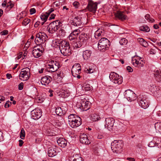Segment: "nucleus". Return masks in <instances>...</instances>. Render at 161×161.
Wrapping results in <instances>:
<instances>
[{
    "mask_svg": "<svg viewBox=\"0 0 161 161\" xmlns=\"http://www.w3.org/2000/svg\"><path fill=\"white\" fill-rule=\"evenodd\" d=\"M68 119L69 124L72 128L78 127L81 124V118L74 114H70L69 116Z\"/></svg>",
    "mask_w": 161,
    "mask_h": 161,
    "instance_id": "nucleus-1",
    "label": "nucleus"
},
{
    "mask_svg": "<svg viewBox=\"0 0 161 161\" xmlns=\"http://www.w3.org/2000/svg\"><path fill=\"white\" fill-rule=\"evenodd\" d=\"M59 48L61 53L64 56H69L71 54L69 43L66 41H63L61 42Z\"/></svg>",
    "mask_w": 161,
    "mask_h": 161,
    "instance_id": "nucleus-2",
    "label": "nucleus"
},
{
    "mask_svg": "<svg viewBox=\"0 0 161 161\" xmlns=\"http://www.w3.org/2000/svg\"><path fill=\"white\" fill-rule=\"evenodd\" d=\"M114 122L115 120L113 118H106L104 125L105 128L110 132H115L117 130L118 128L114 125Z\"/></svg>",
    "mask_w": 161,
    "mask_h": 161,
    "instance_id": "nucleus-3",
    "label": "nucleus"
},
{
    "mask_svg": "<svg viewBox=\"0 0 161 161\" xmlns=\"http://www.w3.org/2000/svg\"><path fill=\"white\" fill-rule=\"evenodd\" d=\"M123 146V141L121 140H114L111 144V148L114 153H120Z\"/></svg>",
    "mask_w": 161,
    "mask_h": 161,
    "instance_id": "nucleus-4",
    "label": "nucleus"
},
{
    "mask_svg": "<svg viewBox=\"0 0 161 161\" xmlns=\"http://www.w3.org/2000/svg\"><path fill=\"white\" fill-rule=\"evenodd\" d=\"M62 23L58 20L55 21L50 23L49 25L47 30L51 33H53L60 29L62 26Z\"/></svg>",
    "mask_w": 161,
    "mask_h": 161,
    "instance_id": "nucleus-5",
    "label": "nucleus"
},
{
    "mask_svg": "<svg viewBox=\"0 0 161 161\" xmlns=\"http://www.w3.org/2000/svg\"><path fill=\"white\" fill-rule=\"evenodd\" d=\"M47 38V36L45 33L40 32L36 35L35 42L39 47H42V44L45 42Z\"/></svg>",
    "mask_w": 161,
    "mask_h": 161,
    "instance_id": "nucleus-6",
    "label": "nucleus"
},
{
    "mask_svg": "<svg viewBox=\"0 0 161 161\" xmlns=\"http://www.w3.org/2000/svg\"><path fill=\"white\" fill-rule=\"evenodd\" d=\"M30 75V69L29 68L26 67L23 69L19 74V79L23 81L27 80L29 79Z\"/></svg>",
    "mask_w": 161,
    "mask_h": 161,
    "instance_id": "nucleus-7",
    "label": "nucleus"
},
{
    "mask_svg": "<svg viewBox=\"0 0 161 161\" xmlns=\"http://www.w3.org/2000/svg\"><path fill=\"white\" fill-rule=\"evenodd\" d=\"M111 81L115 84H120L122 82V77L114 72H111L109 75Z\"/></svg>",
    "mask_w": 161,
    "mask_h": 161,
    "instance_id": "nucleus-8",
    "label": "nucleus"
},
{
    "mask_svg": "<svg viewBox=\"0 0 161 161\" xmlns=\"http://www.w3.org/2000/svg\"><path fill=\"white\" fill-rule=\"evenodd\" d=\"M48 71L53 72L57 71L59 68V64L58 62L56 61L52 60L48 64Z\"/></svg>",
    "mask_w": 161,
    "mask_h": 161,
    "instance_id": "nucleus-9",
    "label": "nucleus"
},
{
    "mask_svg": "<svg viewBox=\"0 0 161 161\" xmlns=\"http://www.w3.org/2000/svg\"><path fill=\"white\" fill-rule=\"evenodd\" d=\"M124 96L129 101H133L136 99V94L130 90H127L124 92Z\"/></svg>",
    "mask_w": 161,
    "mask_h": 161,
    "instance_id": "nucleus-10",
    "label": "nucleus"
},
{
    "mask_svg": "<svg viewBox=\"0 0 161 161\" xmlns=\"http://www.w3.org/2000/svg\"><path fill=\"white\" fill-rule=\"evenodd\" d=\"M97 4L91 0H88L87 8L88 10L95 13L97 8Z\"/></svg>",
    "mask_w": 161,
    "mask_h": 161,
    "instance_id": "nucleus-11",
    "label": "nucleus"
},
{
    "mask_svg": "<svg viewBox=\"0 0 161 161\" xmlns=\"http://www.w3.org/2000/svg\"><path fill=\"white\" fill-rule=\"evenodd\" d=\"M41 48L38 47V46L35 47L32 51V53L34 57L35 58H38L42 54L43 50L42 47H41Z\"/></svg>",
    "mask_w": 161,
    "mask_h": 161,
    "instance_id": "nucleus-12",
    "label": "nucleus"
},
{
    "mask_svg": "<svg viewBox=\"0 0 161 161\" xmlns=\"http://www.w3.org/2000/svg\"><path fill=\"white\" fill-rule=\"evenodd\" d=\"M59 149L56 146L53 147H50L49 148L47 154L50 157H53L56 155L58 152H59Z\"/></svg>",
    "mask_w": 161,
    "mask_h": 161,
    "instance_id": "nucleus-13",
    "label": "nucleus"
},
{
    "mask_svg": "<svg viewBox=\"0 0 161 161\" xmlns=\"http://www.w3.org/2000/svg\"><path fill=\"white\" fill-rule=\"evenodd\" d=\"M31 117L34 119H37L41 116V110L38 109H35L31 112Z\"/></svg>",
    "mask_w": 161,
    "mask_h": 161,
    "instance_id": "nucleus-14",
    "label": "nucleus"
},
{
    "mask_svg": "<svg viewBox=\"0 0 161 161\" xmlns=\"http://www.w3.org/2000/svg\"><path fill=\"white\" fill-rule=\"evenodd\" d=\"M154 147L161 148V139L157 137H153L152 141V147Z\"/></svg>",
    "mask_w": 161,
    "mask_h": 161,
    "instance_id": "nucleus-15",
    "label": "nucleus"
},
{
    "mask_svg": "<svg viewBox=\"0 0 161 161\" xmlns=\"http://www.w3.org/2000/svg\"><path fill=\"white\" fill-rule=\"evenodd\" d=\"M80 141L82 144H88L90 143L88 139L87 135L86 134H81L80 136Z\"/></svg>",
    "mask_w": 161,
    "mask_h": 161,
    "instance_id": "nucleus-16",
    "label": "nucleus"
},
{
    "mask_svg": "<svg viewBox=\"0 0 161 161\" xmlns=\"http://www.w3.org/2000/svg\"><path fill=\"white\" fill-rule=\"evenodd\" d=\"M81 19V17H76L71 20V23L72 25L75 26H79L82 23Z\"/></svg>",
    "mask_w": 161,
    "mask_h": 161,
    "instance_id": "nucleus-17",
    "label": "nucleus"
},
{
    "mask_svg": "<svg viewBox=\"0 0 161 161\" xmlns=\"http://www.w3.org/2000/svg\"><path fill=\"white\" fill-rule=\"evenodd\" d=\"M51 78L49 76H45L42 77L41 80V82L42 85H47L51 81Z\"/></svg>",
    "mask_w": 161,
    "mask_h": 161,
    "instance_id": "nucleus-18",
    "label": "nucleus"
},
{
    "mask_svg": "<svg viewBox=\"0 0 161 161\" xmlns=\"http://www.w3.org/2000/svg\"><path fill=\"white\" fill-rule=\"evenodd\" d=\"M80 108L83 111H86L90 108V103L89 101H82Z\"/></svg>",
    "mask_w": 161,
    "mask_h": 161,
    "instance_id": "nucleus-19",
    "label": "nucleus"
},
{
    "mask_svg": "<svg viewBox=\"0 0 161 161\" xmlns=\"http://www.w3.org/2000/svg\"><path fill=\"white\" fill-rule=\"evenodd\" d=\"M92 52L91 50H86L83 51L82 56L85 60H87L91 57Z\"/></svg>",
    "mask_w": 161,
    "mask_h": 161,
    "instance_id": "nucleus-20",
    "label": "nucleus"
},
{
    "mask_svg": "<svg viewBox=\"0 0 161 161\" xmlns=\"http://www.w3.org/2000/svg\"><path fill=\"white\" fill-rule=\"evenodd\" d=\"M116 17L118 18L119 19L123 20L126 19L127 16L125 15L123 12L118 11L114 14Z\"/></svg>",
    "mask_w": 161,
    "mask_h": 161,
    "instance_id": "nucleus-21",
    "label": "nucleus"
},
{
    "mask_svg": "<svg viewBox=\"0 0 161 161\" xmlns=\"http://www.w3.org/2000/svg\"><path fill=\"white\" fill-rule=\"evenodd\" d=\"M80 31L79 30L76 29L74 30L69 35V39L70 40H75V39L77 35L80 33Z\"/></svg>",
    "mask_w": 161,
    "mask_h": 161,
    "instance_id": "nucleus-22",
    "label": "nucleus"
},
{
    "mask_svg": "<svg viewBox=\"0 0 161 161\" xmlns=\"http://www.w3.org/2000/svg\"><path fill=\"white\" fill-rule=\"evenodd\" d=\"M54 11V9L53 8H51L46 13V14H42L41 16V18L42 20L45 22L49 16V15L53 11Z\"/></svg>",
    "mask_w": 161,
    "mask_h": 161,
    "instance_id": "nucleus-23",
    "label": "nucleus"
},
{
    "mask_svg": "<svg viewBox=\"0 0 161 161\" xmlns=\"http://www.w3.org/2000/svg\"><path fill=\"white\" fill-rule=\"evenodd\" d=\"M57 142L59 145L62 147H64L67 145V141L63 138L58 139Z\"/></svg>",
    "mask_w": 161,
    "mask_h": 161,
    "instance_id": "nucleus-24",
    "label": "nucleus"
},
{
    "mask_svg": "<svg viewBox=\"0 0 161 161\" xmlns=\"http://www.w3.org/2000/svg\"><path fill=\"white\" fill-rule=\"evenodd\" d=\"M139 105L144 109H146L148 107L147 101L143 99H141L140 101H139Z\"/></svg>",
    "mask_w": 161,
    "mask_h": 161,
    "instance_id": "nucleus-25",
    "label": "nucleus"
},
{
    "mask_svg": "<svg viewBox=\"0 0 161 161\" xmlns=\"http://www.w3.org/2000/svg\"><path fill=\"white\" fill-rule=\"evenodd\" d=\"M109 41L106 38H102L99 41L98 44L108 46L109 45Z\"/></svg>",
    "mask_w": 161,
    "mask_h": 161,
    "instance_id": "nucleus-26",
    "label": "nucleus"
},
{
    "mask_svg": "<svg viewBox=\"0 0 161 161\" xmlns=\"http://www.w3.org/2000/svg\"><path fill=\"white\" fill-rule=\"evenodd\" d=\"M80 42L83 45H86V42L88 41L89 37L88 36H80Z\"/></svg>",
    "mask_w": 161,
    "mask_h": 161,
    "instance_id": "nucleus-27",
    "label": "nucleus"
},
{
    "mask_svg": "<svg viewBox=\"0 0 161 161\" xmlns=\"http://www.w3.org/2000/svg\"><path fill=\"white\" fill-rule=\"evenodd\" d=\"M137 41L140 45L145 47H147L148 46V43L142 38H138Z\"/></svg>",
    "mask_w": 161,
    "mask_h": 161,
    "instance_id": "nucleus-28",
    "label": "nucleus"
},
{
    "mask_svg": "<svg viewBox=\"0 0 161 161\" xmlns=\"http://www.w3.org/2000/svg\"><path fill=\"white\" fill-rule=\"evenodd\" d=\"M91 120L93 121L99 120L101 119V118L99 114H91Z\"/></svg>",
    "mask_w": 161,
    "mask_h": 161,
    "instance_id": "nucleus-29",
    "label": "nucleus"
},
{
    "mask_svg": "<svg viewBox=\"0 0 161 161\" xmlns=\"http://www.w3.org/2000/svg\"><path fill=\"white\" fill-rule=\"evenodd\" d=\"M71 70L73 71L74 72L76 71H81L80 66L79 64H75L72 67Z\"/></svg>",
    "mask_w": 161,
    "mask_h": 161,
    "instance_id": "nucleus-30",
    "label": "nucleus"
},
{
    "mask_svg": "<svg viewBox=\"0 0 161 161\" xmlns=\"http://www.w3.org/2000/svg\"><path fill=\"white\" fill-rule=\"evenodd\" d=\"M55 112L57 115L61 116L63 114L62 110L60 107H57L55 109Z\"/></svg>",
    "mask_w": 161,
    "mask_h": 161,
    "instance_id": "nucleus-31",
    "label": "nucleus"
},
{
    "mask_svg": "<svg viewBox=\"0 0 161 161\" xmlns=\"http://www.w3.org/2000/svg\"><path fill=\"white\" fill-rule=\"evenodd\" d=\"M107 47H108V46L103 45L102 44H98V49L101 51H104L106 49Z\"/></svg>",
    "mask_w": 161,
    "mask_h": 161,
    "instance_id": "nucleus-32",
    "label": "nucleus"
},
{
    "mask_svg": "<svg viewBox=\"0 0 161 161\" xmlns=\"http://www.w3.org/2000/svg\"><path fill=\"white\" fill-rule=\"evenodd\" d=\"M82 89L83 90L86 91L90 90L92 88L89 85L86 84L82 86Z\"/></svg>",
    "mask_w": 161,
    "mask_h": 161,
    "instance_id": "nucleus-33",
    "label": "nucleus"
},
{
    "mask_svg": "<svg viewBox=\"0 0 161 161\" xmlns=\"http://www.w3.org/2000/svg\"><path fill=\"white\" fill-rule=\"evenodd\" d=\"M140 30L146 32H148L150 31V29L147 25H145L141 26L140 28Z\"/></svg>",
    "mask_w": 161,
    "mask_h": 161,
    "instance_id": "nucleus-34",
    "label": "nucleus"
},
{
    "mask_svg": "<svg viewBox=\"0 0 161 161\" xmlns=\"http://www.w3.org/2000/svg\"><path fill=\"white\" fill-rule=\"evenodd\" d=\"M136 58H137V57H134L132 60V64L136 66L138 65L139 64V61L137 60V59Z\"/></svg>",
    "mask_w": 161,
    "mask_h": 161,
    "instance_id": "nucleus-35",
    "label": "nucleus"
},
{
    "mask_svg": "<svg viewBox=\"0 0 161 161\" xmlns=\"http://www.w3.org/2000/svg\"><path fill=\"white\" fill-rule=\"evenodd\" d=\"M127 42V40L125 38H122L119 41V43L121 45H126Z\"/></svg>",
    "mask_w": 161,
    "mask_h": 161,
    "instance_id": "nucleus-36",
    "label": "nucleus"
},
{
    "mask_svg": "<svg viewBox=\"0 0 161 161\" xmlns=\"http://www.w3.org/2000/svg\"><path fill=\"white\" fill-rule=\"evenodd\" d=\"M25 130L23 128H22L20 132V138L22 139H24L25 138Z\"/></svg>",
    "mask_w": 161,
    "mask_h": 161,
    "instance_id": "nucleus-37",
    "label": "nucleus"
},
{
    "mask_svg": "<svg viewBox=\"0 0 161 161\" xmlns=\"http://www.w3.org/2000/svg\"><path fill=\"white\" fill-rule=\"evenodd\" d=\"M36 98L37 100V102L39 103L43 102L45 100L44 96L43 97L42 96H37Z\"/></svg>",
    "mask_w": 161,
    "mask_h": 161,
    "instance_id": "nucleus-38",
    "label": "nucleus"
},
{
    "mask_svg": "<svg viewBox=\"0 0 161 161\" xmlns=\"http://www.w3.org/2000/svg\"><path fill=\"white\" fill-rule=\"evenodd\" d=\"M30 19H29L25 18L24 19L23 22H22V25H23L26 26L27 25H28L30 22Z\"/></svg>",
    "mask_w": 161,
    "mask_h": 161,
    "instance_id": "nucleus-39",
    "label": "nucleus"
},
{
    "mask_svg": "<svg viewBox=\"0 0 161 161\" xmlns=\"http://www.w3.org/2000/svg\"><path fill=\"white\" fill-rule=\"evenodd\" d=\"M154 126L156 129L157 128L158 130H160L161 128V122L156 123L155 124Z\"/></svg>",
    "mask_w": 161,
    "mask_h": 161,
    "instance_id": "nucleus-40",
    "label": "nucleus"
},
{
    "mask_svg": "<svg viewBox=\"0 0 161 161\" xmlns=\"http://www.w3.org/2000/svg\"><path fill=\"white\" fill-rule=\"evenodd\" d=\"M85 70L88 73H92L94 71L93 69L92 68H90V67H88V68H86Z\"/></svg>",
    "mask_w": 161,
    "mask_h": 161,
    "instance_id": "nucleus-41",
    "label": "nucleus"
},
{
    "mask_svg": "<svg viewBox=\"0 0 161 161\" xmlns=\"http://www.w3.org/2000/svg\"><path fill=\"white\" fill-rule=\"evenodd\" d=\"M75 72H74L73 71L71 70V73L73 76L75 77H77L78 79H80V75H78L75 73Z\"/></svg>",
    "mask_w": 161,
    "mask_h": 161,
    "instance_id": "nucleus-42",
    "label": "nucleus"
},
{
    "mask_svg": "<svg viewBox=\"0 0 161 161\" xmlns=\"http://www.w3.org/2000/svg\"><path fill=\"white\" fill-rule=\"evenodd\" d=\"M59 34L61 36H64L65 33V31L64 30L61 29V27H60V29H59Z\"/></svg>",
    "mask_w": 161,
    "mask_h": 161,
    "instance_id": "nucleus-43",
    "label": "nucleus"
},
{
    "mask_svg": "<svg viewBox=\"0 0 161 161\" xmlns=\"http://www.w3.org/2000/svg\"><path fill=\"white\" fill-rule=\"evenodd\" d=\"M75 40H74V41H73L72 42H71V43H72L73 47L74 48H77V46H78L77 45V42L76 41H75Z\"/></svg>",
    "mask_w": 161,
    "mask_h": 161,
    "instance_id": "nucleus-44",
    "label": "nucleus"
},
{
    "mask_svg": "<svg viewBox=\"0 0 161 161\" xmlns=\"http://www.w3.org/2000/svg\"><path fill=\"white\" fill-rule=\"evenodd\" d=\"M24 84L22 82L20 83L18 86V89L19 90H21L23 88Z\"/></svg>",
    "mask_w": 161,
    "mask_h": 161,
    "instance_id": "nucleus-45",
    "label": "nucleus"
},
{
    "mask_svg": "<svg viewBox=\"0 0 161 161\" xmlns=\"http://www.w3.org/2000/svg\"><path fill=\"white\" fill-rule=\"evenodd\" d=\"M155 79L158 82H160L161 81V73L157 76Z\"/></svg>",
    "mask_w": 161,
    "mask_h": 161,
    "instance_id": "nucleus-46",
    "label": "nucleus"
},
{
    "mask_svg": "<svg viewBox=\"0 0 161 161\" xmlns=\"http://www.w3.org/2000/svg\"><path fill=\"white\" fill-rule=\"evenodd\" d=\"M145 19L148 21L150 22L151 21L150 15L149 14H146L145 16Z\"/></svg>",
    "mask_w": 161,
    "mask_h": 161,
    "instance_id": "nucleus-47",
    "label": "nucleus"
},
{
    "mask_svg": "<svg viewBox=\"0 0 161 161\" xmlns=\"http://www.w3.org/2000/svg\"><path fill=\"white\" fill-rule=\"evenodd\" d=\"M36 10L34 8H31L30 9V12L31 14H33L36 13Z\"/></svg>",
    "mask_w": 161,
    "mask_h": 161,
    "instance_id": "nucleus-48",
    "label": "nucleus"
},
{
    "mask_svg": "<svg viewBox=\"0 0 161 161\" xmlns=\"http://www.w3.org/2000/svg\"><path fill=\"white\" fill-rule=\"evenodd\" d=\"M73 5L75 8H77L79 6V3L78 2H74L73 3Z\"/></svg>",
    "mask_w": 161,
    "mask_h": 161,
    "instance_id": "nucleus-49",
    "label": "nucleus"
},
{
    "mask_svg": "<svg viewBox=\"0 0 161 161\" xmlns=\"http://www.w3.org/2000/svg\"><path fill=\"white\" fill-rule=\"evenodd\" d=\"M8 33V31L7 30H4L1 32V34L2 35H5Z\"/></svg>",
    "mask_w": 161,
    "mask_h": 161,
    "instance_id": "nucleus-50",
    "label": "nucleus"
},
{
    "mask_svg": "<svg viewBox=\"0 0 161 161\" xmlns=\"http://www.w3.org/2000/svg\"><path fill=\"white\" fill-rule=\"evenodd\" d=\"M9 104H11V102H10L9 101H7L5 104L4 105V107L5 108H8L9 107Z\"/></svg>",
    "mask_w": 161,
    "mask_h": 161,
    "instance_id": "nucleus-51",
    "label": "nucleus"
},
{
    "mask_svg": "<svg viewBox=\"0 0 161 161\" xmlns=\"http://www.w3.org/2000/svg\"><path fill=\"white\" fill-rule=\"evenodd\" d=\"M73 161H83L82 158L80 157H79L76 158H75L73 159Z\"/></svg>",
    "mask_w": 161,
    "mask_h": 161,
    "instance_id": "nucleus-52",
    "label": "nucleus"
},
{
    "mask_svg": "<svg viewBox=\"0 0 161 161\" xmlns=\"http://www.w3.org/2000/svg\"><path fill=\"white\" fill-rule=\"evenodd\" d=\"M160 73H161L159 70H157L156 71L154 74V76L156 78L157 77V76L160 74Z\"/></svg>",
    "mask_w": 161,
    "mask_h": 161,
    "instance_id": "nucleus-53",
    "label": "nucleus"
},
{
    "mask_svg": "<svg viewBox=\"0 0 161 161\" xmlns=\"http://www.w3.org/2000/svg\"><path fill=\"white\" fill-rule=\"evenodd\" d=\"M127 70L129 72H132L133 71V69L130 66H128L127 67Z\"/></svg>",
    "mask_w": 161,
    "mask_h": 161,
    "instance_id": "nucleus-54",
    "label": "nucleus"
},
{
    "mask_svg": "<svg viewBox=\"0 0 161 161\" xmlns=\"http://www.w3.org/2000/svg\"><path fill=\"white\" fill-rule=\"evenodd\" d=\"M5 97H4L0 96V103L2 101H4L5 100Z\"/></svg>",
    "mask_w": 161,
    "mask_h": 161,
    "instance_id": "nucleus-55",
    "label": "nucleus"
},
{
    "mask_svg": "<svg viewBox=\"0 0 161 161\" xmlns=\"http://www.w3.org/2000/svg\"><path fill=\"white\" fill-rule=\"evenodd\" d=\"M55 15L53 14H51V16L49 18V19H54L55 18Z\"/></svg>",
    "mask_w": 161,
    "mask_h": 161,
    "instance_id": "nucleus-56",
    "label": "nucleus"
},
{
    "mask_svg": "<svg viewBox=\"0 0 161 161\" xmlns=\"http://www.w3.org/2000/svg\"><path fill=\"white\" fill-rule=\"evenodd\" d=\"M2 135V132L0 131V142L3 140V137Z\"/></svg>",
    "mask_w": 161,
    "mask_h": 161,
    "instance_id": "nucleus-57",
    "label": "nucleus"
},
{
    "mask_svg": "<svg viewBox=\"0 0 161 161\" xmlns=\"http://www.w3.org/2000/svg\"><path fill=\"white\" fill-rule=\"evenodd\" d=\"M77 45H78V46H77V48H79L80 47L83 45L81 43H80V42H77Z\"/></svg>",
    "mask_w": 161,
    "mask_h": 161,
    "instance_id": "nucleus-58",
    "label": "nucleus"
},
{
    "mask_svg": "<svg viewBox=\"0 0 161 161\" xmlns=\"http://www.w3.org/2000/svg\"><path fill=\"white\" fill-rule=\"evenodd\" d=\"M19 146L20 147L22 146L24 143L23 141L22 140H19Z\"/></svg>",
    "mask_w": 161,
    "mask_h": 161,
    "instance_id": "nucleus-59",
    "label": "nucleus"
},
{
    "mask_svg": "<svg viewBox=\"0 0 161 161\" xmlns=\"http://www.w3.org/2000/svg\"><path fill=\"white\" fill-rule=\"evenodd\" d=\"M59 4V3L57 2H55L53 3V6L54 7L55 6L56 7H58V4Z\"/></svg>",
    "mask_w": 161,
    "mask_h": 161,
    "instance_id": "nucleus-60",
    "label": "nucleus"
},
{
    "mask_svg": "<svg viewBox=\"0 0 161 161\" xmlns=\"http://www.w3.org/2000/svg\"><path fill=\"white\" fill-rule=\"evenodd\" d=\"M6 76L8 79H10L12 77V76L11 74H7L6 75Z\"/></svg>",
    "mask_w": 161,
    "mask_h": 161,
    "instance_id": "nucleus-61",
    "label": "nucleus"
},
{
    "mask_svg": "<svg viewBox=\"0 0 161 161\" xmlns=\"http://www.w3.org/2000/svg\"><path fill=\"white\" fill-rule=\"evenodd\" d=\"M53 91L51 90H49L48 92L50 93V94L49 95V96L50 97H52L53 96V94L52 93V92Z\"/></svg>",
    "mask_w": 161,
    "mask_h": 161,
    "instance_id": "nucleus-62",
    "label": "nucleus"
},
{
    "mask_svg": "<svg viewBox=\"0 0 161 161\" xmlns=\"http://www.w3.org/2000/svg\"><path fill=\"white\" fill-rule=\"evenodd\" d=\"M6 2L5 1H4L3 3H2V6L4 7H5L6 6Z\"/></svg>",
    "mask_w": 161,
    "mask_h": 161,
    "instance_id": "nucleus-63",
    "label": "nucleus"
},
{
    "mask_svg": "<svg viewBox=\"0 0 161 161\" xmlns=\"http://www.w3.org/2000/svg\"><path fill=\"white\" fill-rule=\"evenodd\" d=\"M128 159L129 161H135V159L134 158H128Z\"/></svg>",
    "mask_w": 161,
    "mask_h": 161,
    "instance_id": "nucleus-64",
    "label": "nucleus"
}]
</instances>
